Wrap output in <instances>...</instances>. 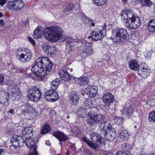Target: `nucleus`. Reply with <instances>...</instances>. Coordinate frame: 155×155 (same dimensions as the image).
<instances>
[{"mask_svg":"<svg viewBox=\"0 0 155 155\" xmlns=\"http://www.w3.org/2000/svg\"><path fill=\"white\" fill-rule=\"evenodd\" d=\"M21 94L12 93L9 94V99L10 98L13 101L18 100L20 98Z\"/></svg>","mask_w":155,"mask_h":155,"instance_id":"72a5a7b5","label":"nucleus"},{"mask_svg":"<svg viewBox=\"0 0 155 155\" xmlns=\"http://www.w3.org/2000/svg\"><path fill=\"white\" fill-rule=\"evenodd\" d=\"M99 130L100 131L101 135V136H104V137H105L106 135L107 134V130L102 128H101L100 127Z\"/></svg>","mask_w":155,"mask_h":155,"instance_id":"49530a36","label":"nucleus"},{"mask_svg":"<svg viewBox=\"0 0 155 155\" xmlns=\"http://www.w3.org/2000/svg\"><path fill=\"white\" fill-rule=\"evenodd\" d=\"M89 110L88 108L85 109L81 107L78 110L77 114L80 117H83L87 114V112L89 113Z\"/></svg>","mask_w":155,"mask_h":155,"instance_id":"393cba45","label":"nucleus"},{"mask_svg":"<svg viewBox=\"0 0 155 155\" xmlns=\"http://www.w3.org/2000/svg\"><path fill=\"white\" fill-rule=\"evenodd\" d=\"M137 17V16H136V15H134L131 16V17L130 18L129 17L124 21L125 22V24H129L134 20L135 19V18Z\"/></svg>","mask_w":155,"mask_h":155,"instance_id":"37998d69","label":"nucleus"},{"mask_svg":"<svg viewBox=\"0 0 155 155\" xmlns=\"http://www.w3.org/2000/svg\"><path fill=\"white\" fill-rule=\"evenodd\" d=\"M41 47L42 48L43 50L45 51H48V48H49V46L45 44H43L41 45Z\"/></svg>","mask_w":155,"mask_h":155,"instance_id":"603ef678","label":"nucleus"},{"mask_svg":"<svg viewBox=\"0 0 155 155\" xmlns=\"http://www.w3.org/2000/svg\"><path fill=\"white\" fill-rule=\"evenodd\" d=\"M90 138L93 141L96 143L98 142L101 146L104 147L105 146V142L104 140L101 138V137L99 134L95 133H92L90 135Z\"/></svg>","mask_w":155,"mask_h":155,"instance_id":"ddd939ff","label":"nucleus"},{"mask_svg":"<svg viewBox=\"0 0 155 155\" xmlns=\"http://www.w3.org/2000/svg\"><path fill=\"white\" fill-rule=\"evenodd\" d=\"M16 56L21 62L25 63L30 61L32 54L30 50L26 48H20L16 50Z\"/></svg>","mask_w":155,"mask_h":155,"instance_id":"20e7f679","label":"nucleus"},{"mask_svg":"<svg viewBox=\"0 0 155 155\" xmlns=\"http://www.w3.org/2000/svg\"><path fill=\"white\" fill-rule=\"evenodd\" d=\"M115 121L116 124L120 125L122 123V118L121 117H117L115 119Z\"/></svg>","mask_w":155,"mask_h":155,"instance_id":"09e8293b","label":"nucleus"},{"mask_svg":"<svg viewBox=\"0 0 155 155\" xmlns=\"http://www.w3.org/2000/svg\"><path fill=\"white\" fill-rule=\"evenodd\" d=\"M75 81L77 83L80 85L87 84L88 82V80L86 77H82L78 78H76Z\"/></svg>","mask_w":155,"mask_h":155,"instance_id":"a878e982","label":"nucleus"},{"mask_svg":"<svg viewBox=\"0 0 155 155\" xmlns=\"http://www.w3.org/2000/svg\"><path fill=\"white\" fill-rule=\"evenodd\" d=\"M31 71L39 80L44 78L51 70L52 64L47 57H40L36 60Z\"/></svg>","mask_w":155,"mask_h":155,"instance_id":"f03ea898","label":"nucleus"},{"mask_svg":"<svg viewBox=\"0 0 155 155\" xmlns=\"http://www.w3.org/2000/svg\"><path fill=\"white\" fill-rule=\"evenodd\" d=\"M101 123V124L99 125V127L101 128H102L106 130L107 129V131L111 130V128H113L109 121H104Z\"/></svg>","mask_w":155,"mask_h":155,"instance_id":"bb28decb","label":"nucleus"},{"mask_svg":"<svg viewBox=\"0 0 155 155\" xmlns=\"http://www.w3.org/2000/svg\"><path fill=\"white\" fill-rule=\"evenodd\" d=\"M129 67L132 70L137 71L138 67L137 62L135 60H132L129 63Z\"/></svg>","mask_w":155,"mask_h":155,"instance_id":"c85d7f7f","label":"nucleus"},{"mask_svg":"<svg viewBox=\"0 0 155 155\" xmlns=\"http://www.w3.org/2000/svg\"><path fill=\"white\" fill-rule=\"evenodd\" d=\"M56 51L55 48L53 46H49L48 48V54L49 56H51L54 54Z\"/></svg>","mask_w":155,"mask_h":155,"instance_id":"4c0bfd02","label":"nucleus"},{"mask_svg":"<svg viewBox=\"0 0 155 155\" xmlns=\"http://www.w3.org/2000/svg\"><path fill=\"white\" fill-rule=\"evenodd\" d=\"M58 74L61 79L66 81L68 82L71 79L70 75L68 72L65 70H62L59 71ZM69 82H68V84Z\"/></svg>","mask_w":155,"mask_h":155,"instance_id":"4be33fe9","label":"nucleus"},{"mask_svg":"<svg viewBox=\"0 0 155 155\" xmlns=\"http://www.w3.org/2000/svg\"><path fill=\"white\" fill-rule=\"evenodd\" d=\"M57 92L53 89L48 91L45 93V98L48 101L54 102L58 98Z\"/></svg>","mask_w":155,"mask_h":155,"instance_id":"1a4fd4ad","label":"nucleus"},{"mask_svg":"<svg viewBox=\"0 0 155 155\" xmlns=\"http://www.w3.org/2000/svg\"><path fill=\"white\" fill-rule=\"evenodd\" d=\"M78 128L77 127H74L73 129H72V130H71V132L72 133V135H73V134L74 133L76 134H78Z\"/></svg>","mask_w":155,"mask_h":155,"instance_id":"6e6d98bb","label":"nucleus"},{"mask_svg":"<svg viewBox=\"0 0 155 155\" xmlns=\"http://www.w3.org/2000/svg\"><path fill=\"white\" fill-rule=\"evenodd\" d=\"M115 37L114 38L110 37V39L114 42H117L120 40L121 38L125 39L127 38V35L126 30L121 28H117L115 30Z\"/></svg>","mask_w":155,"mask_h":155,"instance_id":"0eeeda50","label":"nucleus"},{"mask_svg":"<svg viewBox=\"0 0 155 155\" xmlns=\"http://www.w3.org/2000/svg\"><path fill=\"white\" fill-rule=\"evenodd\" d=\"M9 100V93L6 92L4 91L0 92V103L2 104L3 102V104L6 106H8L9 104L8 101Z\"/></svg>","mask_w":155,"mask_h":155,"instance_id":"a211bd4d","label":"nucleus"},{"mask_svg":"<svg viewBox=\"0 0 155 155\" xmlns=\"http://www.w3.org/2000/svg\"><path fill=\"white\" fill-rule=\"evenodd\" d=\"M11 142L12 143V146L15 147H19L20 145L25 142V139L21 136H14L11 139Z\"/></svg>","mask_w":155,"mask_h":155,"instance_id":"9b49d317","label":"nucleus"},{"mask_svg":"<svg viewBox=\"0 0 155 155\" xmlns=\"http://www.w3.org/2000/svg\"><path fill=\"white\" fill-rule=\"evenodd\" d=\"M123 111L124 113L127 114L128 117H130L132 115L133 110L131 106H129L124 108L123 110Z\"/></svg>","mask_w":155,"mask_h":155,"instance_id":"c756f323","label":"nucleus"},{"mask_svg":"<svg viewBox=\"0 0 155 155\" xmlns=\"http://www.w3.org/2000/svg\"><path fill=\"white\" fill-rule=\"evenodd\" d=\"M33 129L31 127H28L22 129V134L26 138H29L33 136Z\"/></svg>","mask_w":155,"mask_h":155,"instance_id":"412c9836","label":"nucleus"},{"mask_svg":"<svg viewBox=\"0 0 155 155\" xmlns=\"http://www.w3.org/2000/svg\"><path fill=\"white\" fill-rule=\"evenodd\" d=\"M120 137L123 140H127L129 138V135L127 130H123L120 132Z\"/></svg>","mask_w":155,"mask_h":155,"instance_id":"cd10ccee","label":"nucleus"},{"mask_svg":"<svg viewBox=\"0 0 155 155\" xmlns=\"http://www.w3.org/2000/svg\"><path fill=\"white\" fill-rule=\"evenodd\" d=\"M82 140L88 145H89L91 142V141L89 139H88L85 137H82Z\"/></svg>","mask_w":155,"mask_h":155,"instance_id":"3c124183","label":"nucleus"},{"mask_svg":"<svg viewBox=\"0 0 155 155\" xmlns=\"http://www.w3.org/2000/svg\"><path fill=\"white\" fill-rule=\"evenodd\" d=\"M48 142H49V141H47L46 142V143L47 145H48Z\"/></svg>","mask_w":155,"mask_h":155,"instance_id":"338daca9","label":"nucleus"},{"mask_svg":"<svg viewBox=\"0 0 155 155\" xmlns=\"http://www.w3.org/2000/svg\"><path fill=\"white\" fill-rule=\"evenodd\" d=\"M143 65L142 64H141L139 66L138 65V67L137 68V69H138V73L139 74V71L140 70H141V71H142L143 70V69H145V68H144L143 67Z\"/></svg>","mask_w":155,"mask_h":155,"instance_id":"5fc2aeb1","label":"nucleus"},{"mask_svg":"<svg viewBox=\"0 0 155 155\" xmlns=\"http://www.w3.org/2000/svg\"><path fill=\"white\" fill-rule=\"evenodd\" d=\"M121 147L123 150L127 152L130 148V145L128 143H124L122 145Z\"/></svg>","mask_w":155,"mask_h":155,"instance_id":"c03bdc74","label":"nucleus"},{"mask_svg":"<svg viewBox=\"0 0 155 155\" xmlns=\"http://www.w3.org/2000/svg\"><path fill=\"white\" fill-rule=\"evenodd\" d=\"M148 28L150 32L155 31V19L151 20L149 23Z\"/></svg>","mask_w":155,"mask_h":155,"instance_id":"7c9ffc66","label":"nucleus"},{"mask_svg":"<svg viewBox=\"0 0 155 155\" xmlns=\"http://www.w3.org/2000/svg\"><path fill=\"white\" fill-rule=\"evenodd\" d=\"M28 39L29 41L34 45H35L36 44L35 42L34 39L30 37H28Z\"/></svg>","mask_w":155,"mask_h":155,"instance_id":"4d7b16f0","label":"nucleus"},{"mask_svg":"<svg viewBox=\"0 0 155 155\" xmlns=\"http://www.w3.org/2000/svg\"><path fill=\"white\" fill-rule=\"evenodd\" d=\"M24 6V3L21 0H16L8 2L6 7L10 10L13 11L19 10L22 9Z\"/></svg>","mask_w":155,"mask_h":155,"instance_id":"423d86ee","label":"nucleus"},{"mask_svg":"<svg viewBox=\"0 0 155 155\" xmlns=\"http://www.w3.org/2000/svg\"><path fill=\"white\" fill-rule=\"evenodd\" d=\"M134 15L133 12L130 9H126L123 11L121 13L122 18L124 21L129 17H131V16Z\"/></svg>","mask_w":155,"mask_h":155,"instance_id":"5701e85b","label":"nucleus"},{"mask_svg":"<svg viewBox=\"0 0 155 155\" xmlns=\"http://www.w3.org/2000/svg\"><path fill=\"white\" fill-rule=\"evenodd\" d=\"M74 5L72 3L69 4L67 6L66 9H65V12H67L68 11H70L72 9L74 8Z\"/></svg>","mask_w":155,"mask_h":155,"instance_id":"8fccbe9b","label":"nucleus"},{"mask_svg":"<svg viewBox=\"0 0 155 155\" xmlns=\"http://www.w3.org/2000/svg\"><path fill=\"white\" fill-rule=\"evenodd\" d=\"M93 2L98 6H101L105 4L107 0H92Z\"/></svg>","mask_w":155,"mask_h":155,"instance_id":"58836bf2","label":"nucleus"},{"mask_svg":"<svg viewBox=\"0 0 155 155\" xmlns=\"http://www.w3.org/2000/svg\"><path fill=\"white\" fill-rule=\"evenodd\" d=\"M9 94H11L14 93L16 94H21V91L17 87H13L8 91Z\"/></svg>","mask_w":155,"mask_h":155,"instance_id":"c9c22d12","label":"nucleus"},{"mask_svg":"<svg viewBox=\"0 0 155 155\" xmlns=\"http://www.w3.org/2000/svg\"><path fill=\"white\" fill-rule=\"evenodd\" d=\"M92 46L91 43L84 41L83 42L81 48L82 51L87 55H90L93 53Z\"/></svg>","mask_w":155,"mask_h":155,"instance_id":"f8f14e48","label":"nucleus"},{"mask_svg":"<svg viewBox=\"0 0 155 155\" xmlns=\"http://www.w3.org/2000/svg\"><path fill=\"white\" fill-rule=\"evenodd\" d=\"M80 39L78 38H71L67 40L66 43L65 51L66 53H71L73 52L75 43L78 42Z\"/></svg>","mask_w":155,"mask_h":155,"instance_id":"6e6552de","label":"nucleus"},{"mask_svg":"<svg viewBox=\"0 0 155 155\" xmlns=\"http://www.w3.org/2000/svg\"><path fill=\"white\" fill-rule=\"evenodd\" d=\"M14 112V110L13 109H11L9 110L8 111V113H10L11 114H13Z\"/></svg>","mask_w":155,"mask_h":155,"instance_id":"680f3d73","label":"nucleus"},{"mask_svg":"<svg viewBox=\"0 0 155 155\" xmlns=\"http://www.w3.org/2000/svg\"><path fill=\"white\" fill-rule=\"evenodd\" d=\"M140 3L143 6H150L152 4V2L150 0H141Z\"/></svg>","mask_w":155,"mask_h":155,"instance_id":"e433bc0d","label":"nucleus"},{"mask_svg":"<svg viewBox=\"0 0 155 155\" xmlns=\"http://www.w3.org/2000/svg\"><path fill=\"white\" fill-rule=\"evenodd\" d=\"M4 79V77L3 75L0 74V85L3 84Z\"/></svg>","mask_w":155,"mask_h":155,"instance_id":"864d4df0","label":"nucleus"},{"mask_svg":"<svg viewBox=\"0 0 155 155\" xmlns=\"http://www.w3.org/2000/svg\"><path fill=\"white\" fill-rule=\"evenodd\" d=\"M79 98V95L78 93L76 92H74L71 94L69 100L71 105L75 106L78 103Z\"/></svg>","mask_w":155,"mask_h":155,"instance_id":"dca6fc26","label":"nucleus"},{"mask_svg":"<svg viewBox=\"0 0 155 155\" xmlns=\"http://www.w3.org/2000/svg\"><path fill=\"white\" fill-rule=\"evenodd\" d=\"M22 112L24 113H27L30 111V109L31 108V106L29 104H25L21 106Z\"/></svg>","mask_w":155,"mask_h":155,"instance_id":"473e14b6","label":"nucleus"},{"mask_svg":"<svg viewBox=\"0 0 155 155\" xmlns=\"http://www.w3.org/2000/svg\"><path fill=\"white\" fill-rule=\"evenodd\" d=\"M60 83V80L57 78L51 82V87H53L54 88H56L59 86Z\"/></svg>","mask_w":155,"mask_h":155,"instance_id":"ea45409f","label":"nucleus"},{"mask_svg":"<svg viewBox=\"0 0 155 155\" xmlns=\"http://www.w3.org/2000/svg\"><path fill=\"white\" fill-rule=\"evenodd\" d=\"M116 155H128L127 153L123 152L121 151L117 152Z\"/></svg>","mask_w":155,"mask_h":155,"instance_id":"13d9d810","label":"nucleus"},{"mask_svg":"<svg viewBox=\"0 0 155 155\" xmlns=\"http://www.w3.org/2000/svg\"><path fill=\"white\" fill-rule=\"evenodd\" d=\"M106 33L105 28L100 30L99 31L97 30L92 31L91 36H89V38H92L93 41H97L102 39L105 35Z\"/></svg>","mask_w":155,"mask_h":155,"instance_id":"9d476101","label":"nucleus"},{"mask_svg":"<svg viewBox=\"0 0 155 155\" xmlns=\"http://www.w3.org/2000/svg\"><path fill=\"white\" fill-rule=\"evenodd\" d=\"M92 104V101L90 99H87L84 101V106L86 107H90Z\"/></svg>","mask_w":155,"mask_h":155,"instance_id":"a18cd8bd","label":"nucleus"},{"mask_svg":"<svg viewBox=\"0 0 155 155\" xmlns=\"http://www.w3.org/2000/svg\"><path fill=\"white\" fill-rule=\"evenodd\" d=\"M139 74L142 76L143 78H146L149 75L150 71L147 68L143 69L142 71H139Z\"/></svg>","mask_w":155,"mask_h":155,"instance_id":"2f4dec72","label":"nucleus"},{"mask_svg":"<svg viewBox=\"0 0 155 155\" xmlns=\"http://www.w3.org/2000/svg\"><path fill=\"white\" fill-rule=\"evenodd\" d=\"M89 146H90V147H91L94 150H97L99 147V145L92 143V142Z\"/></svg>","mask_w":155,"mask_h":155,"instance_id":"de8ad7c7","label":"nucleus"},{"mask_svg":"<svg viewBox=\"0 0 155 155\" xmlns=\"http://www.w3.org/2000/svg\"><path fill=\"white\" fill-rule=\"evenodd\" d=\"M127 0H123V1L124 2H126L127 1Z\"/></svg>","mask_w":155,"mask_h":155,"instance_id":"774afa93","label":"nucleus"},{"mask_svg":"<svg viewBox=\"0 0 155 155\" xmlns=\"http://www.w3.org/2000/svg\"><path fill=\"white\" fill-rule=\"evenodd\" d=\"M63 32L62 28L57 26H51L44 28V30L41 27H38L34 32L33 36L37 39L42 37L44 34L47 40L55 42L62 36Z\"/></svg>","mask_w":155,"mask_h":155,"instance_id":"f257e3e1","label":"nucleus"},{"mask_svg":"<svg viewBox=\"0 0 155 155\" xmlns=\"http://www.w3.org/2000/svg\"><path fill=\"white\" fill-rule=\"evenodd\" d=\"M116 136V134L115 129L114 128H111V130L107 131V134L106 135L105 138L109 141L113 140L115 138Z\"/></svg>","mask_w":155,"mask_h":155,"instance_id":"b1692460","label":"nucleus"},{"mask_svg":"<svg viewBox=\"0 0 155 155\" xmlns=\"http://www.w3.org/2000/svg\"><path fill=\"white\" fill-rule=\"evenodd\" d=\"M149 120L151 122H155V111H152L149 114Z\"/></svg>","mask_w":155,"mask_h":155,"instance_id":"79ce46f5","label":"nucleus"},{"mask_svg":"<svg viewBox=\"0 0 155 155\" xmlns=\"http://www.w3.org/2000/svg\"><path fill=\"white\" fill-rule=\"evenodd\" d=\"M30 149H31L27 155H38V153L36 150L37 149V146H35L33 148Z\"/></svg>","mask_w":155,"mask_h":155,"instance_id":"a19ab883","label":"nucleus"},{"mask_svg":"<svg viewBox=\"0 0 155 155\" xmlns=\"http://www.w3.org/2000/svg\"><path fill=\"white\" fill-rule=\"evenodd\" d=\"M51 130V128L48 124H45L43 128L42 129L41 133L42 134H45Z\"/></svg>","mask_w":155,"mask_h":155,"instance_id":"f704fd0d","label":"nucleus"},{"mask_svg":"<svg viewBox=\"0 0 155 155\" xmlns=\"http://www.w3.org/2000/svg\"><path fill=\"white\" fill-rule=\"evenodd\" d=\"M91 25L92 26H94L95 25V23H92L91 24Z\"/></svg>","mask_w":155,"mask_h":155,"instance_id":"0e129e2a","label":"nucleus"},{"mask_svg":"<svg viewBox=\"0 0 155 155\" xmlns=\"http://www.w3.org/2000/svg\"><path fill=\"white\" fill-rule=\"evenodd\" d=\"M27 96L29 100L36 102L41 98V94L39 89L35 87H32L29 89Z\"/></svg>","mask_w":155,"mask_h":155,"instance_id":"39448f33","label":"nucleus"},{"mask_svg":"<svg viewBox=\"0 0 155 155\" xmlns=\"http://www.w3.org/2000/svg\"><path fill=\"white\" fill-rule=\"evenodd\" d=\"M5 23L2 19L0 20V25L1 27H3L5 25Z\"/></svg>","mask_w":155,"mask_h":155,"instance_id":"052dcab7","label":"nucleus"},{"mask_svg":"<svg viewBox=\"0 0 155 155\" xmlns=\"http://www.w3.org/2000/svg\"><path fill=\"white\" fill-rule=\"evenodd\" d=\"M98 110L96 107H92L87 115L86 121L90 125H94L101 122L104 118V116L98 114Z\"/></svg>","mask_w":155,"mask_h":155,"instance_id":"7ed1b4c3","label":"nucleus"},{"mask_svg":"<svg viewBox=\"0 0 155 155\" xmlns=\"http://www.w3.org/2000/svg\"><path fill=\"white\" fill-rule=\"evenodd\" d=\"M3 15V14L2 13L0 12V17H2Z\"/></svg>","mask_w":155,"mask_h":155,"instance_id":"69168bd1","label":"nucleus"},{"mask_svg":"<svg viewBox=\"0 0 155 155\" xmlns=\"http://www.w3.org/2000/svg\"><path fill=\"white\" fill-rule=\"evenodd\" d=\"M52 134L59 140L60 142H65L69 139L67 136L63 132H61L58 130L53 132Z\"/></svg>","mask_w":155,"mask_h":155,"instance_id":"f3484780","label":"nucleus"},{"mask_svg":"<svg viewBox=\"0 0 155 155\" xmlns=\"http://www.w3.org/2000/svg\"><path fill=\"white\" fill-rule=\"evenodd\" d=\"M7 0H0V5L2 7L3 6L7 3Z\"/></svg>","mask_w":155,"mask_h":155,"instance_id":"bf43d9fd","label":"nucleus"},{"mask_svg":"<svg viewBox=\"0 0 155 155\" xmlns=\"http://www.w3.org/2000/svg\"><path fill=\"white\" fill-rule=\"evenodd\" d=\"M38 140L36 137L34 138L31 137L29 138H26L25 141L24 143H25L26 145L29 148H32L35 146H37L36 143L38 142Z\"/></svg>","mask_w":155,"mask_h":155,"instance_id":"6ab92c4d","label":"nucleus"},{"mask_svg":"<svg viewBox=\"0 0 155 155\" xmlns=\"http://www.w3.org/2000/svg\"><path fill=\"white\" fill-rule=\"evenodd\" d=\"M4 150L3 149H0V155L4 152Z\"/></svg>","mask_w":155,"mask_h":155,"instance_id":"e2e57ef3","label":"nucleus"},{"mask_svg":"<svg viewBox=\"0 0 155 155\" xmlns=\"http://www.w3.org/2000/svg\"><path fill=\"white\" fill-rule=\"evenodd\" d=\"M102 99L104 104L109 106L113 103L114 98L111 94L110 93H106L102 97Z\"/></svg>","mask_w":155,"mask_h":155,"instance_id":"4468645a","label":"nucleus"},{"mask_svg":"<svg viewBox=\"0 0 155 155\" xmlns=\"http://www.w3.org/2000/svg\"><path fill=\"white\" fill-rule=\"evenodd\" d=\"M140 25V19L138 16L135 18L134 20L129 24H125V25L127 27L131 29H136L138 28Z\"/></svg>","mask_w":155,"mask_h":155,"instance_id":"aec40b11","label":"nucleus"},{"mask_svg":"<svg viewBox=\"0 0 155 155\" xmlns=\"http://www.w3.org/2000/svg\"><path fill=\"white\" fill-rule=\"evenodd\" d=\"M97 87L88 85L85 89L84 92L86 94L89 95L90 97H92L96 95L97 94Z\"/></svg>","mask_w":155,"mask_h":155,"instance_id":"2eb2a0df","label":"nucleus"}]
</instances>
